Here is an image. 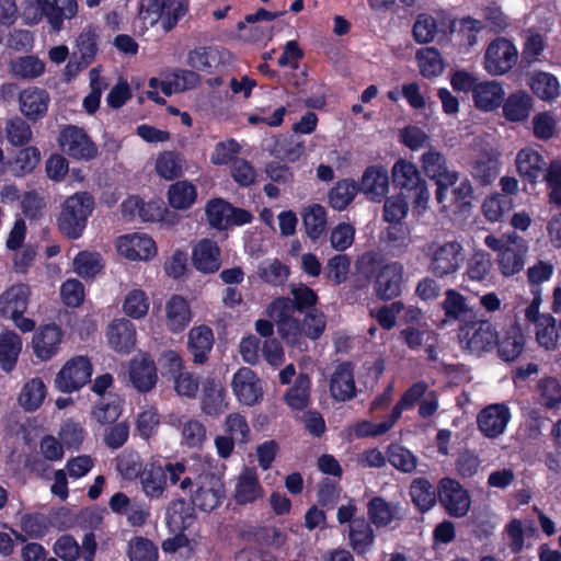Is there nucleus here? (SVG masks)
I'll list each match as a JSON object with an SVG mask.
<instances>
[{
	"mask_svg": "<svg viewBox=\"0 0 561 561\" xmlns=\"http://www.w3.org/2000/svg\"><path fill=\"white\" fill-rule=\"evenodd\" d=\"M280 339L290 347L299 351H308L306 339L316 341L324 332L327 319L319 309L306 311L304 318L299 320L296 317L285 318L275 322Z\"/></svg>",
	"mask_w": 561,
	"mask_h": 561,
	"instance_id": "f257e3e1",
	"label": "nucleus"
},
{
	"mask_svg": "<svg viewBox=\"0 0 561 561\" xmlns=\"http://www.w3.org/2000/svg\"><path fill=\"white\" fill-rule=\"evenodd\" d=\"M424 254L428 259V272L437 278L458 273L465 262V248L458 240H433L425 245Z\"/></svg>",
	"mask_w": 561,
	"mask_h": 561,
	"instance_id": "f03ea898",
	"label": "nucleus"
},
{
	"mask_svg": "<svg viewBox=\"0 0 561 561\" xmlns=\"http://www.w3.org/2000/svg\"><path fill=\"white\" fill-rule=\"evenodd\" d=\"M93 209L94 198L88 192H78L67 197L58 217L59 230L69 239L80 238Z\"/></svg>",
	"mask_w": 561,
	"mask_h": 561,
	"instance_id": "7ed1b4c3",
	"label": "nucleus"
},
{
	"mask_svg": "<svg viewBox=\"0 0 561 561\" xmlns=\"http://www.w3.org/2000/svg\"><path fill=\"white\" fill-rule=\"evenodd\" d=\"M391 174L394 186L409 193L415 208L425 210L431 194L427 182L422 178L416 165L401 159L393 164Z\"/></svg>",
	"mask_w": 561,
	"mask_h": 561,
	"instance_id": "20e7f679",
	"label": "nucleus"
},
{
	"mask_svg": "<svg viewBox=\"0 0 561 561\" xmlns=\"http://www.w3.org/2000/svg\"><path fill=\"white\" fill-rule=\"evenodd\" d=\"M421 167L426 176L435 181L436 199L439 204H444L448 188L457 184L458 172L449 167L440 151L433 148L421 156Z\"/></svg>",
	"mask_w": 561,
	"mask_h": 561,
	"instance_id": "39448f33",
	"label": "nucleus"
},
{
	"mask_svg": "<svg viewBox=\"0 0 561 561\" xmlns=\"http://www.w3.org/2000/svg\"><path fill=\"white\" fill-rule=\"evenodd\" d=\"M290 293L293 299L288 297H278L267 307L266 313L274 321L295 317L294 312L313 309L318 296L313 289L305 284L293 285Z\"/></svg>",
	"mask_w": 561,
	"mask_h": 561,
	"instance_id": "423d86ee",
	"label": "nucleus"
},
{
	"mask_svg": "<svg viewBox=\"0 0 561 561\" xmlns=\"http://www.w3.org/2000/svg\"><path fill=\"white\" fill-rule=\"evenodd\" d=\"M226 496V490L220 477L213 472H203L195 478V489L191 502L204 512L217 508Z\"/></svg>",
	"mask_w": 561,
	"mask_h": 561,
	"instance_id": "0eeeda50",
	"label": "nucleus"
},
{
	"mask_svg": "<svg viewBox=\"0 0 561 561\" xmlns=\"http://www.w3.org/2000/svg\"><path fill=\"white\" fill-rule=\"evenodd\" d=\"M61 151L76 160L90 161L98 156V147L80 127L68 125L59 134Z\"/></svg>",
	"mask_w": 561,
	"mask_h": 561,
	"instance_id": "6e6552de",
	"label": "nucleus"
},
{
	"mask_svg": "<svg viewBox=\"0 0 561 561\" xmlns=\"http://www.w3.org/2000/svg\"><path fill=\"white\" fill-rule=\"evenodd\" d=\"M517 59L518 51L514 44L504 37H497L485 50L484 69L491 76H502L516 65Z\"/></svg>",
	"mask_w": 561,
	"mask_h": 561,
	"instance_id": "1a4fd4ad",
	"label": "nucleus"
},
{
	"mask_svg": "<svg viewBox=\"0 0 561 561\" xmlns=\"http://www.w3.org/2000/svg\"><path fill=\"white\" fill-rule=\"evenodd\" d=\"M438 500L448 515L463 517L470 510L468 491L455 479L443 478L437 486Z\"/></svg>",
	"mask_w": 561,
	"mask_h": 561,
	"instance_id": "9d476101",
	"label": "nucleus"
},
{
	"mask_svg": "<svg viewBox=\"0 0 561 561\" xmlns=\"http://www.w3.org/2000/svg\"><path fill=\"white\" fill-rule=\"evenodd\" d=\"M92 365L88 357L76 356L69 359L57 374L56 387L66 393L79 390L91 378Z\"/></svg>",
	"mask_w": 561,
	"mask_h": 561,
	"instance_id": "9b49d317",
	"label": "nucleus"
},
{
	"mask_svg": "<svg viewBox=\"0 0 561 561\" xmlns=\"http://www.w3.org/2000/svg\"><path fill=\"white\" fill-rule=\"evenodd\" d=\"M35 3L41 15L35 18L34 22L45 16L50 28L56 33L64 28L65 21L76 18L79 10L78 0H35Z\"/></svg>",
	"mask_w": 561,
	"mask_h": 561,
	"instance_id": "f8f14e48",
	"label": "nucleus"
},
{
	"mask_svg": "<svg viewBox=\"0 0 561 561\" xmlns=\"http://www.w3.org/2000/svg\"><path fill=\"white\" fill-rule=\"evenodd\" d=\"M460 341L465 348L479 354L497 343V333L489 321L476 322L461 330Z\"/></svg>",
	"mask_w": 561,
	"mask_h": 561,
	"instance_id": "ddd939ff",
	"label": "nucleus"
},
{
	"mask_svg": "<svg viewBox=\"0 0 561 561\" xmlns=\"http://www.w3.org/2000/svg\"><path fill=\"white\" fill-rule=\"evenodd\" d=\"M231 388L238 401L242 404L252 407L262 400V382L256 374L248 367H241L233 375Z\"/></svg>",
	"mask_w": 561,
	"mask_h": 561,
	"instance_id": "4468645a",
	"label": "nucleus"
},
{
	"mask_svg": "<svg viewBox=\"0 0 561 561\" xmlns=\"http://www.w3.org/2000/svg\"><path fill=\"white\" fill-rule=\"evenodd\" d=\"M221 252L214 240L202 239L192 250V264L201 273L213 274L221 266Z\"/></svg>",
	"mask_w": 561,
	"mask_h": 561,
	"instance_id": "2eb2a0df",
	"label": "nucleus"
},
{
	"mask_svg": "<svg viewBox=\"0 0 561 561\" xmlns=\"http://www.w3.org/2000/svg\"><path fill=\"white\" fill-rule=\"evenodd\" d=\"M523 316L526 317V309L516 307L514 314L515 322L506 332L503 340L499 342L500 356L507 362L514 360L524 351L525 337L522 327Z\"/></svg>",
	"mask_w": 561,
	"mask_h": 561,
	"instance_id": "dca6fc26",
	"label": "nucleus"
},
{
	"mask_svg": "<svg viewBox=\"0 0 561 561\" xmlns=\"http://www.w3.org/2000/svg\"><path fill=\"white\" fill-rule=\"evenodd\" d=\"M117 251L128 260H148L156 254L154 241L146 234H127L117 239Z\"/></svg>",
	"mask_w": 561,
	"mask_h": 561,
	"instance_id": "f3484780",
	"label": "nucleus"
},
{
	"mask_svg": "<svg viewBox=\"0 0 561 561\" xmlns=\"http://www.w3.org/2000/svg\"><path fill=\"white\" fill-rule=\"evenodd\" d=\"M128 375L129 381L139 392L152 390L158 380L156 364L147 355L130 362Z\"/></svg>",
	"mask_w": 561,
	"mask_h": 561,
	"instance_id": "a211bd4d",
	"label": "nucleus"
},
{
	"mask_svg": "<svg viewBox=\"0 0 561 561\" xmlns=\"http://www.w3.org/2000/svg\"><path fill=\"white\" fill-rule=\"evenodd\" d=\"M510 420V411L504 404H491L478 415L480 431L490 438L501 435Z\"/></svg>",
	"mask_w": 561,
	"mask_h": 561,
	"instance_id": "6ab92c4d",
	"label": "nucleus"
},
{
	"mask_svg": "<svg viewBox=\"0 0 561 561\" xmlns=\"http://www.w3.org/2000/svg\"><path fill=\"white\" fill-rule=\"evenodd\" d=\"M403 266L400 263L385 265L378 273L376 294L382 299H392L401 291Z\"/></svg>",
	"mask_w": 561,
	"mask_h": 561,
	"instance_id": "aec40b11",
	"label": "nucleus"
},
{
	"mask_svg": "<svg viewBox=\"0 0 561 561\" xmlns=\"http://www.w3.org/2000/svg\"><path fill=\"white\" fill-rule=\"evenodd\" d=\"M21 112L28 118L36 121L43 117L48 108L49 95L39 88H28L20 93Z\"/></svg>",
	"mask_w": 561,
	"mask_h": 561,
	"instance_id": "412c9836",
	"label": "nucleus"
},
{
	"mask_svg": "<svg viewBox=\"0 0 561 561\" xmlns=\"http://www.w3.org/2000/svg\"><path fill=\"white\" fill-rule=\"evenodd\" d=\"M330 391L337 401H346L355 397L356 388L350 363H342L335 368L330 381Z\"/></svg>",
	"mask_w": 561,
	"mask_h": 561,
	"instance_id": "4be33fe9",
	"label": "nucleus"
},
{
	"mask_svg": "<svg viewBox=\"0 0 561 561\" xmlns=\"http://www.w3.org/2000/svg\"><path fill=\"white\" fill-rule=\"evenodd\" d=\"M30 288L25 284L13 285L0 295V313L4 317L24 313L27 309Z\"/></svg>",
	"mask_w": 561,
	"mask_h": 561,
	"instance_id": "5701e85b",
	"label": "nucleus"
},
{
	"mask_svg": "<svg viewBox=\"0 0 561 561\" xmlns=\"http://www.w3.org/2000/svg\"><path fill=\"white\" fill-rule=\"evenodd\" d=\"M474 105L484 112H490L501 105L504 98L502 84L497 81L479 82L473 88Z\"/></svg>",
	"mask_w": 561,
	"mask_h": 561,
	"instance_id": "b1692460",
	"label": "nucleus"
},
{
	"mask_svg": "<svg viewBox=\"0 0 561 561\" xmlns=\"http://www.w3.org/2000/svg\"><path fill=\"white\" fill-rule=\"evenodd\" d=\"M108 343L117 352H130L136 344L134 324L127 319L113 321L108 329Z\"/></svg>",
	"mask_w": 561,
	"mask_h": 561,
	"instance_id": "393cba45",
	"label": "nucleus"
},
{
	"mask_svg": "<svg viewBox=\"0 0 561 561\" xmlns=\"http://www.w3.org/2000/svg\"><path fill=\"white\" fill-rule=\"evenodd\" d=\"M202 411L209 416H218L227 409L225 401V389L213 378L203 383Z\"/></svg>",
	"mask_w": 561,
	"mask_h": 561,
	"instance_id": "a878e982",
	"label": "nucleus"
},
{
	"mask_svg": "<svg viewBox=\"0 0 561 561\" xmlns=\"http://www.w3.org/2000/svg\"><path fill=\"white\" fill-rule=\"evenodd\" d=\"M61 342V331L55 324L42 328L33 337V348L36 356L43 360L53 357Z\"/></svg>",
	"mask_w": 561,
	"mask_h": 561,
	"instance_id": "bb28decb",
	"label": "nucleus"
},
{
	"mask_svg": "<svg viewBox=\"0 0 561 561\" xmlns=\"http://www.w3.org/2000/svg\"><path fill=\"white\" fill-rule=\"evenodd\" d=\"M99 34L92 25L84 27L76 37L72 58L80 60L81 65L89 66L93 62L99 51Z\"/></svg>",
	"mask_w": 561,
	"mask_h": 561,
	"instance_id": "cd10ccee",
	"label": "nucleus"
},
{
	"mask_svg": "<svg viewBox=\"0 0 561 561\" xmlns=\"http://www.w3.org/2000/svg\"><path fill=\"white\" fill-rule=\"evenodd\" d=\"M367 515L376 527H387L393 520L402 518L400 506L387 502L381 496H375L368 502Z\"/></svg>",
	"mask_w": 561,
	"mask_h": 561,
	"instance_id": "c85d7f7f",
	"label": "nucleus"
},
{
	"mask_svg": "<svg viewBox=\"0 0 561 561\" xmlns=\"http://www.w3.org/2000/svg\"><path fill=\"white\" fill-rule=\"evenodd\" d=\"M388 172L382 167L368 168L362 179V190L371 201L380 202L388 193Z\"/></svg>",
	"mask_w": 561,
	"mask_h": 561,
	"instance_id": "c756f323",
	"label": "nucleus"
},
{
	"mask_svg": "<svg viewBox=\"0 0 561 561\" xmlns=\"http://www.w3.org/2000/svg\"><path fill=\"white\" fill-rule=\"evenodd\" d=\"M263 494L259 477L254 469L247 468L239 476L234 491V500L237 504L245 505L253 503Z\"/></svg>",
	"mask_w": 561,
	"mask_h": 561,
	"instance_id": "7c9ffc66",
	"label": "nucleus"
},
{
	"mask_svg": "<svg viewBox=\"0 0 561 561\" xmlns=\"http://www.w3.org/2000/svg\"><path fill=\"white\" fill-rule=\"evenodd\" d=\"M214 343L213 331L206 325L195 327L188 332V350L196 364H204Z\"/></svg>",
	"mask_w": 561,
	"mask_h": 561,
	"instance_id": "2f4dec72",
	"label": "nucleus"
},
{
	"mask_svg": "<svg viewBox=\"0 0 561 561\" xmlns=\"http://www.w3.org/2000/svg\"><path fill=\"white\" fill-rule=\"evenodd\" d=\"M165 312L167 325L173 332L183 331L191 322V309L188 302L182 296H172L167 302Z\"/></svg>",
	"mask_w": 561,
	"mask_h": 561,
	"instance_id": "473e14b6",
	"label": "nucleus"
},
{
	"mask_svg": "<svg viewBox=\"0 0 561 561\" xmlns=\"http://www.w3.org/2000/svg\"><path fill=\"white\" fill-rule=\"evenodd\" d=\"M47 388L44 381L38 378L27 380L21 388L18 397L19 405L26 412L36 411L44 402Z\"/></svg>",
	"mask_w": 561,
	"mask_h": 561,
	"instance_id": "72a5a7b5",
	"label": "nucleus"
},
{
	"mask_svg": "<svg viewBox=\"0 0 561 561\" xmlns=\"http://www.w3.org/2000/svg\"><path fill=\"white\" fill-rule=\"evenodd\" d=\"M523 238L515 232L508 234L510 245L500 253L499 264L506 276L518 273L524 266V256L519 243Z\"/></svg>",
	"mask_w": 561,
	"mask_h": 561,
	"instance_id": "f704fd0d",
	"label": "nucleus"
},
{
	"mask_svg": "<svg viewBox=\"0 0 561 561\" xmlns=\"http://www.w3.org/2000/svg\"><path fill=\"white\" fill-rule=\"evenodd\" d=\"M499 153L494 150L484 151L479 154L472 165V175L482 185L491 184L499 175Z\"/></svg>",
	"mask_w": 561,
	"mask_h": 561,
	"instance_id": "c9c22d12",
	"label": "nucleus"
},
{
	"mask_svg": "<svg viewBox=\"0 0 561 561\" xmlns=\"http://www.w3.org/2000/svg\"><path fill=\"white\" fill-rule=\"evenodd\" d=\"M348 539L350 546L356 553H365L374 543L375 533L365 518H356L350 524Z\"/></svg>",
	"mask_w": 561,
	"mask_h": 561,
	"instance_id": "e433bc0d",
	"label": "nucleus"
},
{
	"mask_svg": "<svg viewBox=\"0 0 561 561\" xmlns=\"http://www.w3.org/2000/svg\"><path fill=\"white\" fill-rule=\"evenodd\" d=\"M45 72V62L34 55L21 56L9 64V73L13 78L33 80Z\"/></svg>",
	"mask_w": 561,
	"mask_h": 561,
	"instance_id": "4c0bfd02",
	"label": "nucleus"
},
{
	"mask_svg": "<svg viewBox=\"0 0 561 561\" xmlns=\"http://www.w3.org/2000/svg\"><path fill=\"white\" fill-rule=\"evenodd\" d=\"M142 491L149 499H160L167 488L165 471L160 466L149 465L144 468L140 474Z\"/></svg>",
	"mask_w": 561,
	"mask_h": 561,
	"instance_id": "58836bf2",
	"label": "nucleus"
},
{
	"mask_svg": "<svg viewBox=\"0 0 561 561\" xmlns=\"http://www.w3.org/2000/svg\"><path fill=\"white\" fill-rule=\"evenodd\" d=\"M170 206L178 210L192 207L197 197L196 186L186 180L178 181L169 186L167 193Z\"/></svg>",
	"mask_w": 561,
	"mask_h": 561,
	"instance_id": "ea45409f",
	"label": "nucleus"
},
{
	"mask_svg": "<svg viewBox=\"0 0 561 561\" xmlns=\"http://www.w3.org/2000/svg\"><path fill=\"white\" fill-rule=\"evenodd\" d=\"M22 350V340L14 331H3L0 334V367L11 371L16 364Z\"/></svg>",
	"mask_w": 561,
	"mask_h": 561,
	"instance_id": "a19ab883",
	"label": "nucleus"
},
{
	"mask_svg": "<svg viewBox=\"0 0 561 561\" xmlns=\"http://www.w3.org/2000/svg\"><path fill=\"white\" fill-rule=\"evenodd\" d=\"M186 168L184 157L176 151H163L156 160L157 174L168 181L180 178Z\"/></svg>",
	"mask_w": 561,
	"mask_h": 561,
	"instance_id": "79ce46f5",
	"label": "nucleus"
},
{
	"mask_svg": "<svg viewBox=\"0 0 561 561\" xmlns=\"http://www.w3.org/2000/svg\"><path fill=\"white\" fill-rule=\"evenodd\" d=\"M536 96L543 101H552L560 95V84L558 79L549 72H535L528 82Z\"/></svg>",
	"mask_w": 561,
	"mask_h": 561,
	"instance_id": "37998d69",
	"label": "nucleus"
},
{
	"mask_svg": "<svg viewBox=\"0 0 561 561\" xmlns=\"http://www.w3.org/2000/svg\"><path fill=\"white\" fill-rule=\"evenodd\" d=\"M410 495L414 505L421 512H426L435 505L438 492L427 479L417 478L410 485Z\"/></svg>",
	"mask_w": 561,
	"mask_h": 561,
	"instance_id": "c03bdc74",
	"label": "nucleus"
},
{
	"mask_svg": "<svg viewBox=\"0 0 561 561\" xmlns=\"http://www.w3.org/2000/svg\"><path fill=\"white\" fill-rule=\"evenodd\" d=\"M289 274V267L277 259L261 262L256 268L257 277L263 283L272 286H283Z\"/></svg>",
	"mask_w": 561,
	"mask_h": 561,
	"instance_id": "a18cd8bd",
	"label": "nucleus"
},
{
	"mask_svg": "<svg viewBox=\"0 0 561 561\" xmlns=\"http://www.w3.org/2000/svg\"><path fill=\"white\" fill-rule=\"evenodd\" d=\"M359 188L353 180H341L329 192V203L336 210L345 209L355 198Z\"/></svg>",
	"mask_w": 561,
	"mask_h": 561,
	"instance_id": "49530a36",
	"label": "nucleus"
},
{
	"mask_svg": "<svg viewBox=\"0 0 561 561\" xmlns=\"http://www.w3.org/2000/svg\"><path fill=\"white\" fill-rule=\"evenodd\" d=\"M122 413V401L116 396L102 398L93 408L92 416L101 425L114 423Z\"/></svg>",
	"mask_w": 561,
	"mask_h": 561,
	"instance_id": "de8ad7c7",
	"label": "nucleus"
},
{
	"mask_svg": "<svg viewBox=\"0 0 561 561\" xmlns=\"http://www.w3.org/2000/svg\"><path fill=\"white\" fill-rule=\"evenodd\" d=\"M310 378L307 374H300L291 388L285 394L288 405L295 410H304L309 403Z\"/></svg>",
	"mask_w": 561,
	"mask_h": 561,
	"instance_id": "09e8293b",
	"label": "nucleus"
},
{
	"mask_svg": "<svg viewBox=\"0 0 561 561\" xmlns=\"http://www.w3.org/2000/svg\"><path fill=\"white\" fill-rule=\"evenodd\" d=\"M302 220L306 228V232L312 240L318 239L325 230L327 217L324 208L314 204L307 208L302 214Z\"/></svg>",
	"mask_w": 561,
	"mask_h": 561,
	"instance_id": "8fccbe9b",
	"label": "nucleus"
},
{
	"mask_svg": "<svg viewBox=\"0 0 561 561\" xmlns=\"http://www.w3.org/2000/svg\"><path fill=\"white\" fill-rule=\"evenodd\" d=\"M268 151L276 158L294 162L301 157L305 146L302 141L291 136L289 138H277L274 145L268 148Z\"/></svg>",
	"mask_w": 561,
	"mask_h": 561,
	"instance_id": "3c124183",
	"label": "nucleus"
},
{
	"mask_svg": "<svg viewBox=\"0 0 561 561\" xmlns=\"http://www.w3.org/2000/svg\"><path fill=\"white\" fill-rule=\"evenodd\" d=\"M75 272L83 278H93L103 268L100 253L81 251L73 260Z\"/></svg>",
	"mask_w": 561,
	"mask_h": 561,
	"instance_id": "603ef678",
	"label": "nucleus"
},
{
	"mask_svg": "<svg viewBox=\"0 0 561 561\" xmlns=\"http://www.w3.org/2000/svg\"><path fill=\"white\" fill-rule=\"evenodd\" d=\"M181 427L182 442L190 448H198L206 440V427L198 420L179 419Z\"/></svg>",
	"mask_w": 561,
	"mask_h": 561,
	"instance_id": "864d4df0",
	"label": "nucleus"
},
{
	"mask_svg": "<svg viewBox=\"0 0 561 561\" xmlns=\"http://www.w3.org/2000/svg\"><path fill=\"white\" fill-rule=\"evenodd\" d=\"M127 556L130 561H157L158 548L145 537H135L128 541Z\"/></svg>",
	"mask_w": 561,
	"mask_h": 561,
	"instance_id": "5fc2aeb1",
	"label": "nucleus"
},
{
	"mask_svg": "<svg viewBox=\"0 0 561 561\" xmlns=\"http://www.w3.org/2000/svg\"><path fill=\"white\" fill-rule=\"evenodd\" d=\"M536 394L540 403L547 408H556L561 404V386L556 378L546 377L538 381Z\"/></svg>",
	"mask_w": 561,
	"mask_h": 561,
	"instance_id": "6e6d98bb",
	"label": "nucleus"
},
{
	"mask_svg": "<svg viewBox=\"0 0 561 561\" xmlns=\"http://www.w3.org/2000/svg\"><path fill=\"white\" fill-rule=\"evenodd\" d=\"M388 461L398 470L411 473L416 469V457L403 446L391 444L387 450Z\"/></svg>",
	"mask_w": 561,
	"mask_h": 561,
	"instance_id": "4d7b16f0",
	"label": "nucleus"
},
{
	"mask_svg": "<svg viewBox=\"0 0 561 561\" xmlns=\"http://www.w3.org/2000/svg\"><path fill=\"white\" fill-rule=\"evenodd\" d=\"M162 28L170 32L178 22L187 13V0H162Z\"/></svg>",
	"mask_w": 561,
	"mask_h": 561,
	"instance_id": "13d9d810",
	"label": "nucleus"
},
{
	"mask_svg": "<svg viewBox=\"0 0 561 561\" xmlns=\"http://www.w3.org/2000/svg\"><path fill=\"white\" fill-rule=\"evenodd\" d=\"M536 321V339L546 350H553L557 346V330L554 320L550 316H540Z\"/></svg>",
	"mask_w": 561,
	"mask_h": 561,
	"instance_id": "bf43d9fd",
	"label": "nucleus"
},
{
	"mask_svg": "<svg viewBox=\"0 0 561 561\" xmlns=\"http://www.w3.org/2000/svg\"><path fill=\"white\" fill-rule=\"evenodd\" d=\"M229 213H231V205L220 198L208 202L206 206L207 220L211 227L217 229H225L229 226Z\"/></svg>",
	"mask_w": 561,
	"mask_h": 561,
	"instance_id": "052dcab7",
	"label": "nucleus"
},
{
	"mask_svg": "<svg viewBox=\"0 0 561 561\" xmlns=\"http://www.w3.org/2000/svg\"><path fill=\"white\" fill-rule=\"evenodd\" d=\"M492 268V260L491 255L482 250H477L471 255L468 267L467 275L472 280H484Z\"/></svg>",
	"mask_w": 561,
	"mask_h": 561,
	"instance_id": "680f3d73",
	"label": "nucleus"
},
{
	"mask_svg": "<svg viewBox=\"0 0 561 561\" xmlns=\"http://www.w3.org/2000/svg\"><path fill=\"white\" fill-rule=\"evenodd\" d=\"M421 73L425 77H436L444 70L440 54L433 47L425 48L417 53Z\"/></svg>",
	"mask_w": 561,
	"mask_h": 561,
	"instance_id": "e2e57ef3",
	"label": "nucleus"
},
{
	"mask_svg": "<svg viewBox=\"0 0 561 561\" xmlns=\"http://www.w3.org/2000/svg\"><path fill=\"white\" fill-rule=\"evenodd\" d=\"M443 309L448 319L458 320L465 318L469 312L466 298L455 289H448L445 293Z\"/></svg>",
	"mask_w": 561,
	"mask_h": 561,
	"instance_id": "0e129e2a",
	"label": "nucleus"
},
{
	"mask_svg": "<svg viewBox=\"0 0 561 561\" xmlns=\"http://www.w3.org/2000/svg\"><path fill=\"white\" fill-rule=\"evenodd\" d=\"M116 468L127 480H134L144 471L140 456L134 451H124L117 457Z\"/></svg>",
	"mask_w": 561,
	"mask_h": 561,
	"instance_id": "69168bd1",
	"label": "nucleus"
},
{
	"mask_svg": "<svg viewBox=\"0 0 561 561\" xmlns=\"http://www.w3.org/2000/svg\"><path fill=\"white\" fill-rule=\"evenodd\" d=\"M162 0H141L138 19L142 23V28L148 30L159 22L162 25Z\"/></svg>",
	"mask_w": 561,
	"mask_h": 561,
	"instance_id": "338daca9",
	"label": "nucleus"
},
{
	"mask_svg": "<svg viewBox=\"0 0 561 561\" xmlns=\"http://www.w3.org/2000/svg\"><path fill=\"white\" fill-rule=\"evenodd\" d=\"M225 433L236 439L239 444H245L249 440L250 428L247 420L240 413H230L225 423Z\"/></svg>",
	"mask_w": 561,
	"mask_h": 561,
	"instance_id": "774afa93",
	"label": "nucleus"
}]
</instances>
